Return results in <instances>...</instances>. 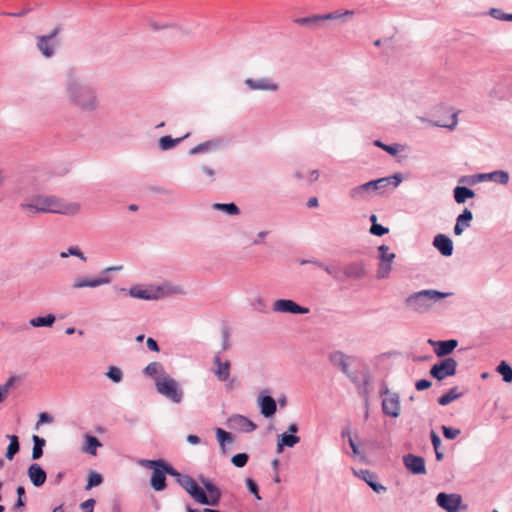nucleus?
<instances>
[{"instance_id": "1", "label": "nucleus", "mask_w": 512, "mask_h": 512, "mask_svg": "<svg viewBox=\"0 0 512 512\" xmlns=\"http://www.w3.org/2000/svg\"><path fill=\"white\" fill-rule=\"evenodd\" d=\"M66 90L73 106L88 112L98 108L97 91L91 83L80 78L70 77Z\"/></svg>"}, {"instance_id": "2", "label": "nucleus", "mask_w": 512, "mask_h": 512, "mask_svg": "<svg viewBox=\"0 0 512 512\" xmlns=\"http://www.w3.org/2000/svg\"><path fill=\"white\" fill-rule=\"evenodd\" d=\"M199 480L208 494H206L204 489L189 475H183L180 479H177V483L185 489L197 503L201 505L217 506L222 496L220 489L208 478L201 476Z\"/></svg>"}, {"instance_id": "3", "label": "nucleus", "mask_w": 512, "mask_h": 512, "mask_svg": "<svg viewBox=\"0 0 512 512\" xmlns=\"http://www.w3.org/2000/svg\"><path fill=\"white\" fill-rule=\"evenodd\" d=\"M450 295L452 293L425 289L409 295L405 304L412 311L422 314L428 312L437 301Z\"/></svg>"}, {"instance_id": "4", "label": "nucleus", "mask_w": 512, "mask_h": 512, "mask_svg": "<svg viewBox=\"0 0 512 512\" xmlns=\"http://www.w3.org/2000/svg\"><path fill=\"white\" fill-rule=\"evenodd\" d=\"M34 200L37 204L36 211H40V213L75 215L80 211L78 203H65L55 196L37 195L34 196Z\"/></svg>"}, {"instance_id": "5", "label": "nucleus", "mask_w": 512, "mask_h": 512, "mask_svg": "<svg viewBox=\"0 0 512 512\" xmlns=\"http://www.w3.org/2000/svg\"><path fill=\"white\" fill-rule=\"evenodd\" d=\"M403 181V176L400 172H397L391 176L379 178L376 180L368 181L356 188L357 193L365 192H377L383 194L388 190L396 189Z\"/></svg>"}, {"instance_id": "6", "label": "nucleus", "mask_w": 512, "mask_h": 512, "mask_svg": "<svg viewBox=\"0 0 512 512\" xmlns=\"http://www.w3.org/2000/svg\"><path fill=\"white\" fill-rule=\"evenodd\" d=\"M350 16H352V10H335L327 14H316L308 17L296 18L294 22L298 25L314 29L327 20L347 22Z\"/></svg>"}, {"instance_id": "7", "label": "nucleus", "mask_w": 512, "mask_h": 512, "mask_svg": "<svg viewBox=\"0 0 512 512\" xmlns=\"http://www.w3.org/2000/svg\"><path fill=\"white\" fill-rule=\"evenodd\" d=\"M379 396L381 398V408L384 415L397 418L401 412L400 396L397 392L391 391L386 383H382Z\"/></svg>"}, {"instance_id": "8", "label": "nucleus", "mask_w": 512, "mask_h": 512, "mask_svg": "<svg viewBox=\"0 0 512 512\" xmlns=\"http://www.w3.org/2000/svg\"><path fill=\"white\" fill-rule=\"evenodd\" d=\"M156 390L174 403H180L183 399V390L178 382L169 375H163L155 379Z\"/></svg>"}, {"instance_id": "9", "label": "nucleus", "mask_w": 512, "mask_h": 512, "mask_svg": "<svg viewBox=\"0 0 512 512\" xmlns=\"http://www.w3.org/2000/svg\"><path fill=\"white\" fill-rule=\"evenodd\" d=\"M62 31V25H57L48 35H40L36 37L37 49L41 52V54L46 58H51L55 54V50L59 45V42L56 40V37Z\"/></svg>"}, {"instance_id": "10", "label": "nucleus", "mask_w": 512, "mask_h": 512, "mask_svg": "<svg viewBox=\"0 0 512 512\" xmlns=\"http://www.w3.org/2000/svg\"><path fill=\"white\" fill-rule=\"evenodd\" d=\"M437 505L446 512H459L467 510V505L463 504L462 496L456 493L441 492L436 496Z\"/></svg>"}, {"instance_id": "11", "label": "nucleus", "mask_w": 512, "mask_h": 512, "mask_svg": "<svg viewBox=\"0 0 512 512\" xmlns=\"http://www.w3.org/2000/svg\"><path fill=\"white\" fill-rule=\"evenodd\" d=\"M457 371V361L452 357H446L434 364L430 369V375L438 381L446 377L454 376Z\"/></svg>"}, {"instance_id": "12", "label": "nucleus", "mask_w": 512, "mask_h": 512, "mask_svg": "<svg viewBox=\"0 0 512 512\" xmlns=\"http://www.w3.org/2000/svg\"><path fill=\"white\" fill-rule=\"evenodd\" d=\"M119 269H121V267H108L102 272V274L99 277H78L74 280L72 284V289H81L85 287L95 288L104 284H108L110 283L111 278L107 275V273Z\"/></svg>"}, {"instance_id": "13", "label": "nucleus", "mask_w": 512, "mask_h": 512, "mask_svg": "<svg viewBox=\"0 0 512 512\" xmlns=\"http://www.w3.org/2000/svg\"><path fill=\"white\" fill-rule=\"evenodd\" d=\"M273 310L281 313L290 314H307L310 312L309 308L300 306L295 301L290 299H279L273 303Z\"/></svg>"}, {"instance_id": "14", "label": "nucleus", "mask_w": 512, "mask_h": 512, "mask_svg": "<svg viewBox=\"0 0 512 512\" xmlns=\"http://www.w3.org/2000/svg\"><path fill=\"white\" fill-rule=\"evenodd\" d=\"M325 272L339 282L347 281L352 277V267L350 265L342 266L337 262H332L325 267Z\"/></svg>"}, {"instance_id": "15", "label": "nucleus", "mask_w": 512, "mask_h": 512, "mask_svg": "<svg viewBox=\"0 0 512 512\" xmlns=\"http://www.w3.org/2000/svg\"><path fill=\"white\" fill-rule=\"evenodd\" d=\"M403 462L405 467L413 474L424 475L426 474L425 460L423 457L408 454L404 456Z\"/></svg>"}, {"instance_id": "16", "label": "nucleus", "mask_w": 512, "mask_h": 512, "mask_svg": "<svg viewBox=\"0 0 512 512\" xmlns=\"http://www.w3.org/2000/svg\"><path fill=\"white\" fill-rule=\"evenodd\" d=\"M428 343L435 347L434 352L438 357H444L449 355L458 346V341L455 339L444 341H435L429 339Z\"/></svg>"}, {"instance_id": "17", "label": "nucleus", "mask_w": 512, "mask_h": 512, "mask_svg": "<svg viewBox=\"0 0 512 512\" xmlns=\"http://www.w3.org/2000/svg\"><path fill=\"white\" fill-rule=\"evenodd\" d=\"M354 475L359 476L371 489L380 494L386 492L387 488L378 482V476L368 470H361L359 473L354 471Z\"/></svg>"}, {"instance_id": "18", "label": "nucleus", "mask_w": 512, "mask_h": 512, "mask_svg": "<svg viewBox=\"0 0 512 512\" xmlns=\"http://www.w3.org/2000/svg\"><path fill=\"white\" fill-rule=\"evenodd\" d=\"M433 246L445 257L453 254V242L445 234H437L433 239Z\"/></svg>"}, {"instance_id": "19", "label": "nucleus", "mask_w": 512, "mask_h": 512, "mask_svg": "<svg viewBox=\"0 0 512 512\" xmlns=\"http://www.w3.org/2000/svg\"><path fill=\"white\" fill-rule=\"evenodd\" d=\"M214 364L216 365V369H214V374L217 379L221 382H226L230 377V367L231 363L229 361L222 362L220 353H217L214 356Z\"/></svg>"}, {"instance_id": "20", "label": "nucleus", "mask_w": 512, "mask_h": 512, "mask_svg": "<svg viewBox=\"0 0 512 512\" xmlns=\"http://www.w3.org/2000/svg\"><path fill=\"white\" fill-rule=\"evenodd\" d=\"M27 473L30 481L36 487L42 486L47 479V474L45 470L37 463L31 464L28 468Z\"/></svg>"}, {"instance_id": "21", "label": "nucleus", "mask_w": 512, "mask_h": 512, "mask_svg": "<svg viewBox=\"0 0 512 512\" xmlns=\"http://www.w3.org/2000/svg\"><path fill=\"white\" fill-rule=\"evenodd\" d=\"M349 359L350 357L341 351H334L329 355V360L333 366L337 367L348 377L349 375Z\"/></svg>"}, {"instance_id": "22", "label": "nucleus", "mask_w": 512, "mask_h": 512, "mask_svg": "<svg viewBox=\"0 0 512 512\" xmlns=\"http://www.w3.org/2000/svg\"><path fill=\"white\" fill-rule=\"evenodd\" d=\"M164 469H165V464L162 467L155 469V471L152 472L151 479H150V485L155 491H163L167 487V484H166L167 472H165Z\"/></svg>"}, {"instance_id": "23", "label": "nucleus", "mask_w": 512, "mask_h": 512, "mask_svg": "<svg viewBox=\"0 0 512 512\" xmlns=\"http://www.w3.org/2000/svg\"><path fill=\"white\" fill-rule=\"evenodd\" d=\"M473 219L472 212L465 208L463 212L457 217L456 224L454 226V234L456 236L461 235L468 227Z\"/></svg>"}, {"instance_id": "24", "label": "nucleus", "mask_w": 512, "mask_h": 512, "mask_svg": "<svg viewBox=\"0 0 512 512\" xmlns=\"http://www.w3.org/2000/svg\"><path fill=\"white\" fill-rule=\"evenodd\" d=\"M259 406L260 412L265 418L272 417L277 410L276 401L270 395L261 396L259 398Z\"/></svg>"}, {"instance_id": "25", "label": "nucleus", "mask_w": 512, "mask_h": 512, "mask_svg": "<svg viewBox=\"0 0 512 512\" xmlns=\"http://www.w3.org/2000/svg\"><path fill=\"white\" fill-rule=\"evenodd\" d=\"M245 84L249 87L251 90H269V91H276L278 89V85L275 83H272L267 78H261V79H251L247 78L245 80Z\"/></svg>"}, {"instance_id": "26", "label": "nucleus", "mask_w": 512, "mask_h": 512, "mask_svg": "<svg viewBox=\"0 0 512 512\" xmlns=\"http://www.w3.org/2000/svg\"><path fill=\"white\" fill-rule=\"evenodd\" d=\"M299 442L300 437L293 434L283 433L281 435H278L276 450L278 453H281L284 447H294Z\"/></svg>"}, {"instance_id": "27", "label": "nucleus", "mask_w": 512, "mask_h": 512, "mask_svg": "<svg viewBox=\"0 0 512 512\" xmlns=\"http://www.w3.org/2000/svg\"><path fill=\"white\" fill-rule=\"evenodd\" d=\"M129 295L133 298L144 299V300H152V299L158 298L157 293H152L151 291H149L147 289H143L139 285L131 287L129 289Z\"/></svg>"}, {"instance_id": "28", "label": "nucleus", "mask_w": 512, "mask_h": 512, "mask_svg": "<svg viewBox=\"0 0 512 512\" xmlns=\"http://www.w3.org/2000/svg\"><path fill=\"white\" fill-rule=\"evenodd\" d=\"M475 193L472 189L464 186H456L454 188V199L458 204L464 203L467 199L473 198Z\"/></svg>"}, {"instance_id": "29", "label": "nucleus", "mask_w": 512, "mask_h": 512, "mask_svg": "<svg viewBox=\"0 0 512 512\" xmlns=\"http://www.w3.org/2000/svg\"><path fill=\"white\" fill-rule=\"evenodd\" d=\"M463 394L458 391L457 387H452L445 394L440 396L437 400L438 404L441 406H446L450 404L452 401L459 399Z\"/></svg>"}, {"instance_id": "30", "label": "nucleus", "mask_w": 512, "mask_h": 512, "mask_svg": "<svg viewBox=\"0 0 512 512\" xmlns=\"http://www.w3.org/2000/svg\"><path fill=\"white\" fill-rule=\"evenodd\" d=\"M144 374L146 376H149V377H152L155 379L157 377H162L163 375H167L164 371L162 364L159 362L149 363L144 369Z\"/></svg>"}, {"instance_id": "31", "label": "nucleus", "mask_w": 512, "mask_h": 512, "mask_svg": "<svg viewBox=\"0 0 512 512\" xmlns=\"http://www.w3.org/2000/svg\"><path fill=\"white\" fill-rule=\"evenodd\" d=\"M33 449H32V455L31 458L33 460H38L43 456V448L46 444V441L44 438L39 437L38 435H33Z\"/></svg>"}, {"instance_id": "32", "label": "nucleus", "mask_w": 512, "mask_h": 512, "mask_svg": "<svg viewBox=\"0 0 512 512\" xmlns=\"http://www.w3.org/2000/svg\"><path fill=\"white\" fill-rule=\"evenodd\" d=\"M56 320L55 315L47 314L46 316H40L30 319L29 324L32 327H51Z\"/></svg>"}, {"instance_id": "33", "label": "nucleus", "mask_w": 512, "mask_h": 512, "mask_svg": "<svg viewBox=\"0 0 512 512\" xmlns=\"http://www.w3.org/2000/svg\"><path fill=\"white\" fill-rule=\"evenodd\" d=\"M189 136V133L179 138H172L171 136H163L159 139V147L161 150H169L181 143L185 138Z\"/></svg>"}, {"instance_id": "34", "label": "nucleus", "mask_w": 512, "mask_h": 512, "mask_svg": "<svg viewBox=\"0 0 512 512\" xmlns=\"http://www.w3.org/2000/svg\"><path fill=\"white\" fill-rule=\"evenodd\" d=\"M100 446H102V444L97 437L92 435L85 436V445L83 447L84 452L95 456L97 453V448Z\"/></svg>"}, {"instance_id": "35", "label": "nucleus", "mask_w": 512, "mask_h": 512, "mask_svg": "<svg viewBox=\"0 0 512 512\" xmlns=\"http://www.w3.org/2000/svg\"><path fill=\"white\" fill-rule=\"evenodd\" d=\"M7 438L10 440V443L7 447L5 457L8 460H12L20 450L19 438L16 435H7Z\"/></svg>"}, {"instance_id": "36", "label": "nucleus", "mask_w": 512, "mask_h": 512, "mask_svg": "<svg viewBox=\"0 0 512 512\" xmlns=\"http://www.w3.org/2000/svg\"><path fill=\"white\" fill-rule=\"evenodd\" d=\"M233 421L239 425V427L242 431L247 432V433L252 432L257 428L256 424H254L251 420H249L245 416L239 415V416L235 417L233 419Z\"/></svg>"}, {"instance_id": "37", "label": "nucleus", "mask_w": 512, "mask_h": 512, "mask_svg": "<svg viewBox=\"0 0 512 512\" xmlns=\"http://www.w3.org/2000/svg\"><path fill=\"white\" fill-rule=\"evenodd\" d=\"M215 210L223 211L229 215H238L240 210L235 203H215L213 204Z\"/></svg>"}, {"instance_id": "38", "label": "nucleus", "mask_w": 512, "mask_h": 512, "mask_svg": "<svg viewBox=\"0 0 512 512\" xmlns=\"http://www.w3.org/2000/svg\"><path fill=\"white\" fill-rule=\"evenodd\" d=\"M496 370L502 376L504 382H512V368L506 361H502Z\"/></svg>"}, {"instance_id": "39", "label": "nucleus", "mask_w": 512, "mask_h": 512, "mask_svg": "<svg viewBox=\"0 0 512 512\" xmlns=\"http://www.w3.org/2000/svg\"><path fill=\"white\" fill-rule=\"evenodd\" d=\"M216 436L223 451H225L226 444L233 442L232 433L227 432L221 428L216 429Z\"/></svg>"}, {"instance_id": "40", "label": "nucleus", "mask_w": 512, "mask_h": 512, "mask_svg": "<svg viewBox=\"0 0 512 512\" xmlns=\"http://www.w3.org/2000/svg\"><path fill=\"white\" fill-rule=\"evenodd\" d=\"M218 146V143L216 141H206V142H203L193 148H191L189 150V154L190 155H195V154H199V153H202V152H206L208 150H210L211 148H215Z\"/></svg>"}, {"instance_id": "41", "label": "nucleus", "mask_w": 512, "mask_h": 512, "mask_svg": "<svg viewBox=\"0 0 512 512\" xmlns=\"http://www.w3.org/2000/svg\"><path fill=\"white\" fill-rule=\"evenodd\" d=\"M488 15L499 21H512V13H505L499 8H491Z\"/></svg>"}, {"instance_id": "42", "label": "nucleus", "mask_w": 512, "mask_h": 512, "mask_svg": "<svg viewBox=\"0 0 512 512\" xmlns=\"http://www.w3.org/2000/svg\"><path fill=\"white\" fill-rule=\"evenodd\" d=\"M509 179H510V177H509V173L507 171H504V170L492 171L491 181H493L495 183H498L501 185H506L509 182Z\"/></svg>"}, {"instance_id": "43", "label": "nucleus", "mask_w": 512, "mask_h": 512, "mask_svg": "<svg viewBox=\"0 0 512 512\" xmlns=\"http://www.w3.org/2000/svg\"><path fill=\"white\" fill-rule=\"evenodd\" d=\"M392 270V262H382L380 261L376 277L378 279H385L389 276L390 272Z\"/></svg>"}, {"instance_id": "44", "label": "nucleus", "mask_w": 512, "mask_h": 512, "mask_svg": "<svg viewBox=\"0 0 512 512\" xmlns=\"http://www.w3.org/2000/svg\"><path fill=\"white\" fill-rule=\"evenodd\" d=\"M16 493H17V501L16 503L14 504V510H20L21 508L25 507L26 505V501H27V498H26V494H25V488L23 486H18L17 489H16Z\"/></svg>"}, {"instance_id": "45", "label": "nucleus", "mask_w": 512, "mask_h": 512, "mask_svg": "<svg viewBox=\"0 0 512 512\" xmlns=\"http://www.w3.org/2000/svg\"><path fill=\"white\" fill-rule=\"evenodd\" d=\"M103 482V477L101 474L91 471L88 475L86 490H89L93 487L100 485Z\"/></svg>"}, {"instance_id": "46", "label": "nucleus", "mask_w": 512, "mask_h": 512, "mask_svg": "<svg viewBox=\"0 0 512 512\" xmlns=\"http://www.w3.org/2000/svg\"><path fill=\"white\" fill-rule=\"evenodd\" d=\"M106 376L114 383H119L123 379V373L121 369L116 366H111L108 369Z\"/></svg>"}, {"instance_id": "47", "label": "nucleus", "mask_w": 512, "mask_h": 512, "mask_svg": "<svg viewBox=\"0 0 512 512\" xmlns=\"http://www.w3.org/2000/svg\"><path fill=\"white\" fill-rule=\"evenodd\" d=\"M379 259L382 262H392L395 258V253L389 252V247L381 245L379 248Z\"/></svg>"}, {"instance_id": "48", "label": "nucleus", "mask_w": 512, "mask_h": 512, "mask_svg": "<svg viewBox=\"0 0 512 512\" xmlns=\"http://www.w3.org/2000/svg\"><path fill=\"white\" fill-rule=\"evenodd\" d=\"M457 123H458L457 113H453L450 116L449 121H447V122L437 121V122H435L434 125L438 126V127L447 128L449 130H454L455 127L457 126Z\"/></svg>"}, {"instance_id": "49", "label": "nucleus", "mask_w": 512, "mask_h": 512, "mask_svg": "<svg viewBox=\"0 0 512 512\" xmlns=\"http://www.w3.org/2000/svg\"><path fill=\"white\" fill-rule=\"evenodd\" d=\"M248 460L249 455L247 453H238L232 457L231 462L234 466L242 468L247 464Z\"/></svg>"}, {"instance_id": "50", "label": "nucleus", "mask_w": 512, "mask_h": 512, "mask_svg": "<svg viewBox=\"0 0 512 512\" xmlns=\"http://www.w3.org/2000/svg\"><path fill=\"white\" fill-rule=\"evenodd\" d=\"M165 460L163 459H157V460H147L143 459L140 461V464L146 468L152 469L155 471V469H158L162 467L165 464Z\"/></svg>"}, {"instance_id": "51", "label": "nucleus", "mask_w": 512, "mask_h": 512, "mask_svg": "<svg viewBox=\"0 0 512 512\" xmlns=\"http://www.w3.org/2000/svg\"><path fill=\"white\" fill-rule=\"evenodd\" d=\"M15 380L16 377L12 376L7 380V382L3 386H0V403L6 399L8 391L13 386Z\"/></svg>"}, {"instance_id": "52", "label": "nucleus", "mask_w": 512, "mask_h": 512, "mask_svg": "<svg viewBox=\"0 0 512 512\" xmlns=\"http://www.w3.org/2000/svg\"><path fill=\"white\" fill-rule=\"evenodd\" d=\"M69 255L77 256V257H79L83 261L87 260V258L84 256L82 251L78 247H76V246H72V247L68 248L67 252H62L60 254V257L66 258Z\"/></svg>"}, {"instance_id": "53", "label": "nucleus", "mask_w": 512, "mask_h": 512, "mask_svg": "<svg viewBox=\"0 0 512 512\" xmlns=\"http://www.w3.org/2000/svg\"><path fill=\"white\" fill-rule=\"evenodd\" d=\"M245 482L249 492L252 493L257 500H261L257 483L251 478H247Z\"/></svg>"}, {"instance_id": "54", "label": "nucleus", "mask_w": 512, "mask_h": 512, "mask_svg": "<svg viewBox=\"0 0 512 512\" xmlns=\"http://www.w3.org/2000/svg\"><path fill=\"white\" fill-rule=\"evenodd\" d=\"M37 204L34 200V197L32 198V202L31 203H21L20 204V209L23 210V211H26L28 216H32L36 213H40V211H36V207Z\"/></svg>"}, {"instance_id": "55", "label": "nucleus", "mask_w": 512, "mask_h": 512, "mask_svg": "<svg viewBox=\"0 0 512 512\" xmlns=\"http://www.w3.org/2000/svg\"><path fill=\"white\" fill-rule=\"evenodd\" d=\"M441 429H442L444 437L446 439H449V440L455 439L460 434V430L459 429L447 427V426H444V425L442 426Z\"/></svg>"}, {"instance_id": "56", "label": "nucleus", "mask_w": 512, "mask_h": 512, "mask_svg": "<svg viewBox=\"0 0 512 512\" xmlns=\"http://www.w3.org/2000/svg\"><path fill=\"white\" fill-rule=\"evenodd\" d=\"M231 348L230 332L228 328L222 330V351H227Z\"/></svg>"}, {"instance_id": "57", "label": "nucleus", "mask_w": 512, "mask_h": 512, "mask_svg": "<svg viewBox=\"0 0 512 512\" xmlns=\"http://www.w3.org/2000/svg\"><path fill=\"white\" fill-rule=\"evenodd\" d=\"M389 229L380 225V224H377V223H374L372 224L371 228H370V233L375 235V236H382L386 233H388Z\"/></svg>"}, {"instance_id": "58", "label": "nucleus", "mask_w": 512, "mask_h": 512, "mask_svg": "<svg viewBox=\"0 0 512 512\" xmlns=\"http://www.w3.org/2000/svg\"><path fill=\"white\" fill-rule=\"evenodd\" d=\"M402 150L403 146L397 143L391 145L386 144V147H384V151L392 156H396Z\"/></svg>"}, {"instance_id": "59", "label": "nucleus", "mask_w": 512, "mask_h": 512, "mask_svg": "<svg viewBox=\"0 0 512 512\" xmlns=\"http://www.w3.org/2000/svg\"><path fill=\"white\" fill-rule=\"evenodd\" d=\"M341 437L344 442H347L349 448L352 449V433L349 426H346L342 429Z\"/></svg>"}, {"instance_id": "60", "label": "nucleus", "mask_w": 512, "mask_h": 512, "mask_svg": "<svg viewBox=\"0 0 512 512\" xmlns=\"http://www.w3.org/2000/svg\"><path fill=\"white\" fill-rule=\"evenodd\" d=\"M95 503L96 501L93 498H90L82 502L80 504V507L83 510V512H93Z\"/></svg>"}, {"instance_id": "61", "label": "nucleus", "mask_w": 512, "mask_h": 512, "mask_svg": "<svg viewBox=\"0 0 512 512\" xmlns=\"http://www.w3.org/2000/svg\"><path fill=\"white\" fill-rule=\"evenodd\" d=\"M165 472H167V475L175 477V479H180L184 474H181L178 472L173 466H171L169 463L165 462Z\"/></svg>"}, {"instance_id": "62", "label": "nucleus", "mask_w": 512, "mask_h": 512, "mask_svg": "<svg viewBox=\"0 0 512 512\" xmlns=\"http://www.w3.org/2000/svg\"><path fill=\"white\" fill-rule=\"evenodd\" d=\"M31 10H32L31 8H24V9L20 10L19 12H3L2 15L19 18V17L26 16L29 12H31Z\"/></svg>"}, {"instance_id": "63", "label": "nucleus", "mask_w": 512, "mask_h": 512, "mask_svg": "<svg viewBox=\"0 0 512 512\" xmlns=\"http://www.w3.org/2000/svg\"><path fill=\"white\" fill-rule=\"evenodd\" d=\"M51 422H53V417L50 414L46 413V412H42L39 415V420H38V422L36 424V428H38V426L41 425V424L51 423Z\"/></svg>"}, {"instance_id": "64", "label": "nucleus", "mask_w": 512, "mask_h": 512, "mask_svg": "<svg viewBox=\"0 0 512 512\" xmlns=\"http://www.w3.org/2000/svg\"><path fill=\"white\" fill-rule=\"evenodd\" d=\"M432 385V383L427 380V379H421V380H418L416 383H415V388L418 390V391H422V390H425V389H428L430 388Z\"/></svg>"}]
</instances>
